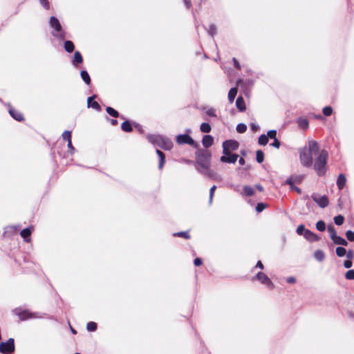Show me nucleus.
I'll return each mask as SVG.
<instances>
[{"label": "nucleus", "mask_w": 354, "mask_h": 354, "mask_svg": "<svg viewBox=\"0 0 354 354\" xmlns=\"http://www.w3.org/2000/svg\"><path fill=\"white\" fill-rule=\"evenodd\" d=\"M319 150L320 148L317 141H308V147L299 149V159L301 164L306 167H311L313 166V156H317L319 153Z\"/></svg>", "instance_id": "1"}, {"label": "nucleus", "mask_w": 354, "mask_h": 354, "mask_svg": "<svg viewBox=\"0 0 354 354\" xmlns=\"http://www.w3.org/2000/svg\"><path fill=\"white\" fill-rule=\"evenodd\" d=\"M317 157L313 160V167L319 176H324L326 172V165L328 158V153L326 150H319Z\"/></svg>", "instance_id": "2"}, {"label": "nucleus", "mask_w": 354, "mask_h": 354, "mask_svg": "<svg viewBox=\"0 0 354 354\" xmlns=\"http://www.w3.org/2000/svg\"><path fill=\"white\" fill-rule=\"evenodd\" d=\"M147 139L153 146L160 147L164 150H171L173 147V142L168 138L160 135H147Z\"/></svg>", "instance_id": "3"}, {"label": "nucleus", "mask_w": 354, "mask_h": 354, "mask_svg": "<svg viewBox=\"0 0 354 354\" xmlns=\"http://www.w3.org/2000/svg\"><path fill=\"white\" fill-rule=\"evenodd\" d=\"M212 154L207 149H198L196 152V160L200 167L196 169H207L210 166Z\"/></svg>", "instance_id": "4"}, {"label": "nucleus", "mask_w": 354, "mask_h": 354, "mask_svg": "<svg viewBox=\"0 0 354 354\" xmlns=\"http://www.w3.org/2000/svg\"><path fill=\"white\" fill-rule=\"evenodd\" d=\"M49 24L50 26L53 29V31L52 32L53 37L60 40H64L66 37V32L63 30L58 19L55 17H50Z\"/></svg>", "instance_id": "5"}, {"label": "nucleus", "mask_w": 354, "mask_h": 354, "mask_svg": "<svg viewBox=\"0 0 354 354\" xmlns=\"http://www.w3.org/2000/svg\"><path fill=\"white\" fill-rule=\"evenodd\" d=\"M252 281H259L261 283L267 286L270 289L274 287L271 279L263 272H259L252 278Z\"/></svg>", "instance_id": "6"}, {"label": "nucleus", "mask_w": 354, "mask_h": 354, "mask_svg": "<svg viewBox=\"0 0 354 354\" xmlns=\"http://www.w3.org/2000/svg\"><path fill=\"white\" fill-rule=\"evenodd\" d=\"M197 170L203 175L213 180L221 181L222 180L221 175L210 169V166H207V169H197Z\"/></svg>", "instance_id": "7"}, {"label": "nucleus", "mask_w": 354, "mask_h": 354, "mask_svg": "<svg viewBox=\"0 0 354 354\" xmlns=\"http://www.w3.org/2000/svg\"><path fill=\"white\" fill-rule=\"evenodd\" d=\"M197 170L203 175L213 180L221 181L222 180L221 175L210 169V166H207V169H197Z\"/></svg>", "instance_id": "8"}, {"label": "nucleus", "mask_w": 354, "mask_h": 354, "mask_svg": "<svg viewBox=\"0 0 354 354\" xmlns=\"http://www.w3.org/2000/svg\"><path fill=\"white\" fill-rule=\"evenodd\" d=\"M197 170L203 175L213 180L221 181L222 180L221 175L210 169V166H207V169H197Z\"/></svg>", "instance_id": "9"}, {"label": "nucleus", "mask_w": 354, "mask_h": 354, "mask_svg": "<svg viewBox=\"0 0 354 354\" xmlns=\"http://www.w3.org/2000/svg\"><path fill=\"white\" fill-rule=\"evenodd\" d=\"M15 340L13 338H9L6 342L0 343V353H12L15 351Z\"/></svg>", "instance_id": "10"}, {"label": "nucleus", "mask_w": 354, "mask_h": 354, "mask_svg": "<svg viewBox=\"0 0 354 354\" xmlns=\"http://www.w3.org/2000/svg\"><path fill=\"white\" fill-rule=\"evenodd\" d=\"M239 147V143L236 140H227L223 142V153L225 155H229L230 150L235 151Z\"/></svg>", "instance_id": "11"}, {"label": "nucleus", "mask_w": 354, "mask_h": 354, "mask_svg": "<svg viewBox=\"0 0 354 354\" xmlns=\"http://www.w3.org/2000/svg\"><path fill=\"white\" fill-rule=\"evenodd\" d=\"M311 198L322 208H325L328 205V198L326 195L321 196L319 194L313 193L311 195Z\"/></svg>", "instance_id": "12"}, {"label": "nucleus", "mask_w": 354, "mask_h": 354, "mask_svg": "<svg viewBox=\"0 0 354 354\" xmlns=\"http://www.w3.org/2000/svg\"><path fill=\"white\" fill-rule=\"evenodd\" d=\"M176 141L178 145L187 144L191 146L195 145V142L193 138L187 133L180 134L176 136Z\"/></svg>", "instance_id": "13"}, {"label": "nucleus", "mask_w": 354, "mask_h": 354, "mask_svg": "<svg viewBox=\"0 0 354 354\" xmlns=\"http://www.w3.org/2000/svg\"><path fill=\"white\" fill-rule=\"evenodd\" d=\"M17 311H18L17 309H15L14 310L15 314L19 316V317L22 320H25L27 319H35V318H41V316H39L38 313H30L28 310H24L21 313H18Z\"/></svg>", "instance_id": "14"}, {"label": "nucleus", "mask_w": 354, "mask_h": 354, "mask_svg": "<svg viewBox=\"0 0 354 354\" xmlns=\"http://www.w3.org/2000/svg\"><path fill=\"white\" fill-rule=\"evenodd\" d=\"M239 156L236 153H230L229 155H223L220 158L222 162L226 163H235L238 159Z\"/></svg>", "instance_id": "15"}, {"label": "nucleus", "mask_w": 354, "mask_h": 354, "mask_svg": "<svg viewBox=\"0 0 354 354\" xmlns=\"http://www.w3.org/2000/svg\"><path fill=\"white\" fill-rule=\"evenodd\" d=\"M96 97H97L96 95H93L88 97V99H87L88 107H91L97 111H100L101 110L100 105L98 104L97 102L94 101V100L96 98Z\"/></svg>", "instance_id": "16"}, {"label": "nucleus", "mask_w": 354, "mask_h": 354, "mask_svg": "<svg viewBox=\"0 0 354 354\" xmlns=\"http://www.w3.org/2000/svg\"><path fill=\"white\" fill-rule=\"evenodd\" d=\"M304 236L306 240L310 242H315L319 240V237L310 230H305V232L304 233Z\"/></svg>", "instance_id": "17"}, {"label": "nucleus", "mask_w": 354, "mask_h": 354, "mask_svg": "<svg viewBox=\"0 0 354 354\" xmlns=\"http://www.w3.org/2000/svg\"><path fill=\"white\" fill-rule=\"evenodd\" d=\"M32 231L33 227L30 226L28 227L23 229L20 232V235L24 238L26 242H29L30 241V236Z\"/></svg>", "instance_id": "18"}, {"label": "nucleus", "mask_w": 354, "mask_h": 354, "mask_svg": "<svg viewBox=\"0 0 354 354\" xmlns=\"http://www.w3.org/2000/svg\"><path fill=\"white\" fill-rule=\"evenodd\" d=\"M255 190L254 188L250 185H245L243 187V191L240 193L241 195L245 196H252L254 194Z\"/></svg>", "instance_id": "19"}, {"label": "nucleus", "mask_w": 354, "mask_h": 354, "mask_svg": "<svg viewBox=\"0 0 354 354\" xmlns=\"http://www.w3.org/2000/svg\"><path fill=\"white\" fill-rule=\"evenodd\" d=\"M214 138L210 135H205L202 140V144L205 148H209L213 145Z\"/></svg>", "instance_id": "20"}, {"label": "nucleus", "mask_w": 354, "mask_h": 354, "mask_svg": "<svg viewBox=\"0 0 354 354\" xmlns=\"http://www.w3.org/2000/svg\"><path fill=\"white\" fill-rule=\"evenodd\" d=\"M9 113L15 120H16L17 121L20 122L24 120L23 115L20 112H19L18 111H17L14 109H10Z\"/></svg>", "instance_id": "21"}, {"label": "nucleus", "mask_w": 354, "mask_h": 354, "mask_svg": "<svg viewBox=\"0 0 354 354\" xmlns=\"http://www.w3.org/2000/svg\"><path fill=\"white\" fill-rule=\"evenodd\" d=\"M346 182V178L344 174H340L338 176L337 180V186L339 190H342Z\"/></svg>", "instance_id": "22"}, {"label": "nucleus", "mask_w": 354, "mask_h": 354, "mask_svg": "<svg viewBox=\"0 0 354 354\" xmlns=\"http://www.w3.org/2000/svg\"><path fill=\"white\" fill-rule=\"evenodd\" d=\"M156 153L159 158L158 169H162L165 162V153L160 149H156Z\"/></svg>", "instance_id": "23"}, {"label": "nucleus", "mask_w": 354, "mask_h": 354, "mask_svg": "<svg viewBox=\"0 0 354 354\" xmlns=\"http://www.w3.org/2000/svg\"><path fill=\"white\" fill-rule=\"evenodd\" d=\"M236 106L240 111H243L245 110V102L241 96L237 97L236 100Z\"/></svg>", "instance_id": "24"}, {"label": "nucleus", "mask_w": 354, "mask_h": 354, "mask_svg": "<svg viewBox=\"0 0 354 354\" xmlns=\"http://www.w3.org/2000/svg\"><path fill=\"white\" fill-rule=\"evenodd\" d=\"M286 184L290 185V188L291 190H295L296 191L297 193L299 194H301V190L300 188H299L298 187H296L295 185H294V181H293V178L292 177H290L288 178L286 180Z\"/></svg>", "instance_id": "25"}, {"label": "nucleus", "mask_w": 354, "mask_h": 354, "mask_svg": "<svg viewBox=\"0 0 354 354\" xmlns=\"http://www.w3.org/2000/svg\"><path fill=\"white\" fill-rule=\"evenodd\" d=\"M106 111L109 115H110L111 116H112L115 118L120 117L119 113L111 106H107L106 109ZM120 118L122 119H124V116H122V115H121Z\"/></svg>", "instance_id": "26"}, {"label": "nucleus", "mask_w": 354, "mask_h": 354, "mask_svg": "<svg viewBox=\"0 0 354 354\" xmlns=\"http://www.w3.org/2000/svg\"><path fill=\"white\" fill-rule=\"evenodd\" d=\"M332 241H333L334 243L337 245H341L344 246H346L348 245V242L346 239L337 235Z\"/></svg>", "instance_id": "27"}, {"label": "nucleus", "mask_w": 354, "mask_h": 354, "mask_svg": "<svg viewBox=\"0 0 354 354\" xmlns=\"http://www.w3.org/2000/svg\"><path fill=\"white\" fill-rule=\"evenodd\" d=\"M83 62V58L81 53L79 51H75L74 54V58L73 60V64L77 65V64H81Z\"/></svg>", "instance_id": "28"}, {"label": "nucleus", "mask_w": 354, "mask_h": 354, "mask_svg": "<svg viewBox=\"0 0 354 354\" xmlns=\"http://www.w3.org/2000/svg\"><path fill=\"white\" fill-rule=\"evenodd\" d=\"M237 88L236 87L230 88L228 93V100L230 103H232L237 94Z\"/></svg>", "instance_id": "29"}, {"label": "nucleus", "mask_w": 354, "mask_h": 354, "mask_svg": "<svg viewBox=\"0 0 354 354\" xmlns=\"http://www.w3.org/2000/svg\"><path fill=\"white\" fill-rule=\"evenodd\" d=\"M121 129L124 132H131L133 131L132 126L129 121H124L121 124Z\"/></svg>", "instance_id": "30"}, {"label": "nucleus", "mask_w": 354, "mask_h": 354, "mask_svg": "<svg viewBox=\"0 0 354 354\" xmlns=\"http://www.w3.org/2000/svg\"><path fill=\"white\" fill-rule=\"evenodd\" d=\"M315 258L319 262H322L325 259V254L321 250H317L314 253Z\"/></svg>", "instance_id": "31"}, {"label": "nucleus", "mask_w": 354, "mask_h": 354, "mask_svg": "<svg viewBox=\"0 0 354 354\" xmlns=\"http://www.w3.org/2000/svg\"><path fill=\"white\" fill-rule=\"evenodd\" d=\"M75 46L71 41H66L64 42V49L68 53H72L74 50Z\"/></svg>", "instance_id": "32"}, {"label": "nucleus", "mask_w": 354, "mask_h": 354, "mask_svg": "<svg viewBox=\"0 0 354 354\" xmlns=\"http://www.w3.org/2000/svg\"><path fill=\"white\" fill-rule=\"evenodd\" d=\"M81 77L83 80V81L87 84L89 85L91 83V78L90 76L86 71H81Z\"/></svg>", "instance_id": "33"}, {"label": "nucleus", "mask_w": 354, "mask_h": 354, "mask_svg": "<svg viewBox=\"0 0 354 354\" xmlns=\"http://www.w3.org/2000/svg\"><path fill=\"white\" fill-rule=\"evenodd\" d=\"M268 142V138L267 135L262 134L259 136L258 139V143L260 145L265 146Z\"/></svg>", "instance_id": "34"}, {"label": "nucleus", "mask_w": 354, "mask_h": 354, "mask_svg": "<svg viewBox=\"0 0 354 354\" xmlns=\"http://www.w3.org/2000/svg\"><path fill=\"white\" fill-rule=\"evenodd\" d=\"M308 121L306 119L299 118L298 120V125L300 128L306 129L308 127Z\"/></svg>", "instance_id": "35"}, {"label": "nucleus", "mask_w": 354, "mask_h": 354, "mask_svg": "<svg viewBox=\"0 0 354 354\" xmlns=\"http://www.w3.org/2000/svg\"><path fill=\"white\" fill-rule=\"evenodd\" d=\"M200 129L203 133H209L211 131V126L209 123L203 122L201 124Z\"/></svg>", "instance_id": "36"}, {"label": "nucleus", "mask_w": 354, "mask_h": 354, "mask_svg": "<svg viewBox=\"0 0 354 354\" xmlns=\"http://www.w3.org/2000/svg\"><path fill=\"white\" fill-rule=\"evenodd\" d=\"M328 232L329 234L330 238L333 240L337 236V232L335 228L333 225L328 226Z\"/></svg>", "instance_id": "37"}, {"label": "nucleus", "mask_w": 354, "mask_h": 354, "mask_svg": "<svg viewBox=\"0 0 354 354\" xmlns=\"http://www.w3.org/2000/svg\"><path fill=\"white\" fill-rule=\"evenodd\" d=\"M256 160L259 163H261L264 160V153L261 150L257 151Z\"/></svg>", "instance_id": "38"}, {"label": "nucleus", "mask_w": 354, "mask_h": 354, "mask_svg": "<svg viewBox=\"0 0 354 354\" xmlns=\"http://www.w3.org/2000/svg\"><path fill=\"white\" fill-rule=\"evenodd\" d=\"M336 254L339 257H342L346 255V250L343 247H337L335 250Z\"/></svg>", "instance_id": "39"}, {"label": "nucleus", "mask_w": 354, "mask_h": 354, "mask_svg": "<svg viewBox=\"0 0 354 354\" xmlns=\"http://www.w3.org/2000/svg\"><path fill=\"white\" fill-rule=\"evenodd\" d=\"M86 329L88 331L94 332L97 329V324L93 322H89L86 324Z\"/></svg>", "instance_id": "40"}, {"label": "nucleus", "mask_w": 354, "mask_h": 354, "mask_svg": "<svg viewBox=\"0 0 354 354\" xmlns=\"http://www.w3.org/2000/svg\"><path fill=\"white\" fill-rule=\"evenodd\" d=\"M236 129L238 133H243L246 131L247 126L243 123H239V124H237Z\"/></svg>", "instance_id": "41"}, {"label": "nucleus", "mask_w": 354, "mask_h": 354, "mask_svg": "<svg viewBox=\"0 0 354 354\" xmlns=\"http://www.w3.org/2000/svg\"><path fill=\"white\" fill-rule=\"evenodd\" d=\"M316 228L320 232H323L326 230V224L323 221H319L316 223Z\"/></svg>", "instance_id": "42"}, {"label": "nucleus", "mask_w": 354, "mask_h": 354, "mask_svg": "<svg viewBox=\"0 0 354 354\" xmlns=\"http://www.w3.org/2000/svg\"><path fill=\"white\" fill-rule=\"evenodd\" d=\"M344 221V217L342 215H338L334 217V223L337 225H341Z\"/></svg>", "instance_id": "43"}, {"label": "nucleus", "mask_w": 354, "mask_h": 354, "mask_svg": "<svg viewBox=\"0 0 354 354\" xmlns=\"http://www.w3.org/2000/svg\"><path fill=\"white\" fill-rule=\"evenodd\" d=\"M217 30L216 27L214 24H211L209 26V30H208V34L212 37H214V36L216 34Z\"/></svg>", "instance_id": "44"}, {"label": "nucleus", "mask_w": 354, "mask_h": 354, "mask_svg": "<svg viewBox=\"0 0 354 354\" xmlns=\"http://www.w3.org/2000/svg\"><path fill=\"white\" fill-rule=\"evenodd\" d=\"M267 207V205L266 203H257V206H256V211L258 212V213H260L261 212L263 209H265Z\"/></svg>", "instance_id": "45"}, {"label": "nucleus", "mask_w": 354, "mask_h": 354, "mask_svg": "<svg viewBox=\"0 0 354 354\" xmlns=\"http://www.w3.org/2000/svg\"><path fill=\"white\" fill-rule=\"evenodd\" d=\"M62 136L63 140H66L67 142H68L69 140H71V131H65L62 133Z\"/></svg>", "instance_id": "46"}, {"label": "nucleus", "mask_w": 354, "mask_h": 354, "mask_svg": "<svg viewBox=\"0 0 354 354\" xmlns=\"http://www.w3.org/2000/svg\"><path fill=\"white\" fill-rule=\"evenodd\" d=\"M174 236H179V237H183V238H185L186 239H189L190 238V236H189V234H188L187 232H177V233L174 234Z\"/></svg>", "instance_id": "47"}, {"label": "nucleus", "mask_w": 354, "mask_h": 354, "mask_svg": "<svg viewBox=\"0 0 354 354\" xmlns=\"http://www.w3.org/2000/svg\"><path fill=\"white\" fill-rule=\"evenodd\" d=\"M345 277L348 280L354 279V270H349L345 274Z\"/></svg>", "instance_id": "48"}, {"label": "nucleus", "mask_w": 354, "mask_h": 354, "mask_svg": "<svg viewBox=\"0 0 354 354\" xmlns=\"http://www.w3.org/2000/svg\"><path fill=\"white\" fill-rule=\"evenodd\" d=\"M333 113V109L330 106H325L324 109H323V114L325 115V116H330Z\"/></svg>", "instance_id": "49"}, {"label": "nucleus", "mask_w": 354, "mask_h": 354, "mask_svg": "<svg viewBox=\"0 0 354 354\" xmlns=\"http://www.w3.org/2000/svg\"><path fill=\"white\" fill-rule=\"evenodd\" d=\"M268 138L270 139L275 140L277 139V131L276 130H270L267 133Z\"/></svg>", "instance_id": "50"}, {"label": "nucleus", "mask_w": 354, "mask_h": 354, "mask_svg": "<svg viewBox=\"0 0 354 354\" xmlns=\"http://www.w3.org/2000/svg\"><path fill=\"white\" fill-rule=\"evenodd\" d=\"M346 236L349 241H354V232L353 231H346Z\"/></svg>", "instance_id": "51"}, {"label": "nucleus", "mask_w": 354, "mask_h": 354, "mask_svg": "<svg viewBox=\"0 0 354 354\" xmlns=\"http://www.w3.org/2000/svg\"><path fill=\"white\" fill-rule=\"evenodd\" d=\"M306 230L304 225L301 224L297 227L296 232L299 235H304Z\"/></svg>", "instance_id": "52"}, {"label": "nucleus", "mask_w": 354, "mask_h": 354, "mask_svg": "<svg viewBox=\"0 0 354 354\" xmlns=\"http://www.w3.org/2000/svg\"><path fill=\"white\" fill-rule=\"evenodd\" d=\"M39 3L46 10L50 9V3L48 0H39Z\"/></svg>", "instance_id": "53"}, {"label": "nucleus", "mask_w": 354, "mask_h": 354, "mask_svg": "<svg viewBox=\"0 0 354 354\" xmlns=\"http://www.w3.org/2000/svg\"><path fill=\"white\" fill-rule=\"evenodd\" d=\"M206 114L207 115H209V117H216V114L215 113V109L212 107L211 108H209L207 111H206Z\"/></svg>", "instance_id": "54"}, {"label": "nucleus", "mask_w": 354, "mask_h": 354, "mask_svg": "<svg viewBox=\"0 0 354 354\" xmlns=\"http://www.w3.org/2000/svg\"><path fill=\"white\" fill-rule=\"evenodd\" d=\"M216 189V187L215 185H213L209 190V203H212L214 194L215 192V189Z\"/></svg>", "instance_id": "55"}, {"label": "nucleus", "mask_w": 354, "mask_h": 354, "mask_svg": "<svg viewBox=\"0 0 354 354\" xmlns=\"http://www.w3.org/2000/svg\"><path fill=\"white\" fill-rule=\"evenodd\" d=\"M271 146H272L274 148L279 149L281 146L280 141L277 138L274 140V142L270 144Z\"/></svg>", "instance_id": "56"}, {"label": "nucleus", "mask_w": 354, "mask_h": 354, "mask_svg": "<svg viewBox=\"0 0 354 354\" xmlns=\"http://www.w3.org/2000/svg\"><path fill=\"white\" fill-rule=\"evenodd\" d=\"M353 266V262L351 259H348V260H346L344 262V266L346 268H351Z\"/></svg>", "instance_id": "57"}, {"label": "nucleus", "mask_w": 354, "mask_h": 354, "mask_svg": "<svg viewBox=\"0 0 354 354\" xmlns=\"http://www.w3.org/2000/svg\"><path fill=\"white\" fill-rule=\"evenodd\" d=\"M250 128L252 131H257L259 129V126L256 123H251Z\"/></svg>", "instance_id": "58"}, {"label": "nucleus", "mask_w": 354, "mask_h": 354, "mask_svg": "<svg viewBox=\"0 0 354 354\" xmlns=\"http://www.w3.org/2000/svg\"><path fill=\"white\" fill-rule=\"evenodd\" d=\"M67 146H68V149L70 150L71 153L73 154L74 153V151H75V148H74V147L72 145L71 140H69L68 142Z\"/></svg>", "instance_id": "59"}, {"label": "nucleus", "mask_w": 354, "mask_h": 354, "mask_svg": "<svg viewBox=\"0 0 354 354\" xmlns=\"http://www.w3.org/2000/svg\"><path fill=\"white\" fill-rule=\"evenodd\" d=\"M232 62H233L234 66L236 68H237L239 70L241 69V65H240L239 61L236 58L234 57L232 59Z\"/></svg>", "instance_id": "60"}, {"label": "nucleus", "mask_w": 354, "mask_h": 354, "mask_svg": "<svg viewBox=\"0 0 354 354\" xmlns=\"http://www.w3.org/2000/svg\"><path fill=\"white\" fill-rule=\"evenodd\" d=\"M286 281L288 283H295L296 282V279L294 277H289L286 279Z\"/></svg>", "instance_id": "61"}, {"label": "nucleus", "mask_w": 354, "mask_h": 354, "mask_svg": "<svg viewBox=\"0 0 354 354\" xmlns=\"http://www.w3.org/2000/svg\"><path fill=\"white\" fill-rule=\"evenodd\" d=\"M194 263L196 266H199L202 264V260L200 258H196L194 261Z\"/></svg>", "instance_id": "62"}, {"label": "nucleus", "mask_w": 354, "mask_h": 354, "mask_svg": "<svg viewBox=\"0 0 354 354\" xmlns=\"http://www.w3.org/2000/svg\"><path fill=\"white\" fill-rule=\"evenodd\" d=\"M254 268L263 270L264 268V266L261 261H258Z\"/></svg>", "instance_id": "63"}, {"label": "nucleus", "mask_w": 354, "mask_h": 354, "mask_svg": "<svg viewBox=\"0 0 354 354\" xmlns=\"http://www.w3.org/2000/svg\"><path fill=\"white\" fill-rule=\"evenodd\" d=\"M346 255L348 259H351L353 257V252L349 250L348 251H346Z\"/></svg>", "instance_id": "64"}]
</instances>
